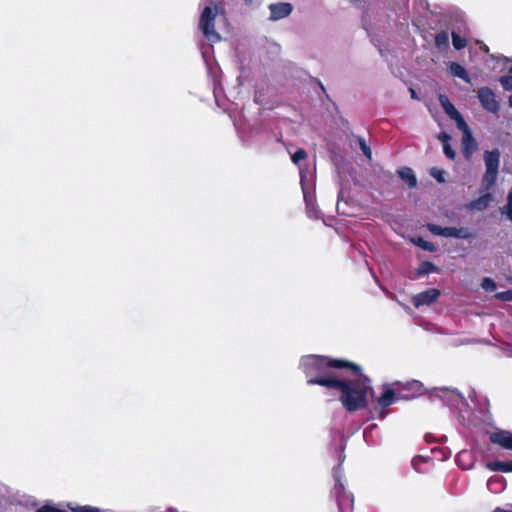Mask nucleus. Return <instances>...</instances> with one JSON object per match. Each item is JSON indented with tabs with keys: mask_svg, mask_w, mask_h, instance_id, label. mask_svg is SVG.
<instances>
[{
	"mask_svg": "<svg viewBox=\"0 0 512 512\" xmlns=\"http://www.w3.org/2000/svg\"><path fill=\"white\" fill-rule=\"evenodd\" d=\"M299 368L308 385H320L340 393V402L349 412L366 408L373 395L370 379L356 363L321 355H306Z\"/></svg>",
	"mask_w": 512,
	"mask_h": 512,
	"instance_id": "f257e3e1",
	"label": "nucleus"
},
{
	"mask_svg": "<svg viewBox=\"0 0 512 512\" xmlns=\"http://www.w3.org/2000/svg\"><path fill=\"white\" fill-rule=\"evenodd\" d=\"M429 398L432 402L436 399L457 411L458 421L462 426H470L473 423V411L470 409L467 400L457 390L448 387L434 388Z\"/></svg>",
	"mask_w": 512,
	"mask_h": 512,
	"instance_id": "f03ea898",
	"label": "nucleus"
},
{
	"mask_svg": "<svg viewBox=\"0 0 512 512\" xmlns=\"http://www.w3.org/2000/svg\"><path fill=\"white\" fill-rule=\"evenodd\" d=\"M345 456L340 455V463L337 467L333 468L334 486L331 490V496L335 498L339 512H351L353 509L354 498L353 495L346 491L343 482V474L341 470V463Z\"/></svg>",
	"mask_w": 512,
	"mask_h": 512,
	"instance_id": "7ed1b4c3",
	"label": "nucleus"
},
{
	"mask_svg": "<svg viewBox=\"0 0 512 512\" xmlns=\"http://www.w3.org/2000/svg\"><path fill=\"white\" fill-rule=\"evenodd\" d=\"M485 173L481 180V190L489 191L497 181L500 151L498 149L487 150L484 153Z\"/></svg>",
	"mask_w": 512,
	"mask_h": 512,
	"instance_id": "20e7f679",
	"label": "nucleus"
},
{
	"mask_svg": "<svg viewBox=\"0 0 512 512\" xmlns=\"http://www.w3.org/2000/svg\"><path fill=\"white\" fill-rule=\"evenodd\" d=\"M218 13V6H206L199 19V29L205 38L212 43H216L221 40L220 34L215 30V20Z\"/></svg>",
	"mask_w": 512,
	"mask_h": 512,
	"instance_id": "39448f33",
	"label": "nucleus"
},
{
	"mask_svg": "<svg viewBox=\"0 0 512 512\" xmlns=\"http://www.w3.org/2000/svg\"><path fill=\"white\" fill-rule=\"evenodd\" d=\"M427 229L436 236L456 239H470L474 237V233L466 227H442L437 224H428Z\"/></svg>",
	"mask_w": 512,
	"mask_h": 512,
	"instance_id": "423d86ee",
	"label": "nucleus"
},
{
	"mask_svg": "<svg viewBox=\"0 0 512 512\" xmlns=\"http://www.w3.org/2000/svg\"><path fill=\"white\" fill-rule=\"evenodd\" d=\"M300 177H301V188L303 191L304 200L306 202V213L309 218H315L317 219L319 217L318 215V209L313 202L312 197L308 194V178L311 177L308 169H304L302 167H299Z\"/></svg>",
	"mask_w": 512,
	"mask_h": 512,
	"instance_id": "0eeeda50",
	"label": "nucleus"
},
{
	"mask_svg": "<svg viewBox=\"0 0 512 512\" xmlns=\"http://www.w3.org/2000/svg\"><path fill=\"white\" fill-rule=\"evenodd\" d=\"M477 97L485 110L493 114L499 112L500 104L496 100L494 92L489 87H481L478 90Z\"/></svg>",
	"mask_w": 512,
	"mask_h": 512,
	"instance_id": "6e6552de",
	"label": "nucleus"
},
{
	"mask_svg": "<svg viewBox=\"0 0 512 512\" xmlns=\"http://www.w3.org/2000/svg\"><path fill=\"white\" fill-rule=\"evenodd\" d=\"M440 296V291L435 288L427 289L413 296L412 303L416 308L433 304Z\"/></svg>",
	"mask_w": 512,
	"mask_h": 512,
	"instance_id": "1a4fd4ad",
	"label": "nucleus"
},
{
	"mask_svg": "<svg viewBox=\"0 0 512 512\" xmlns=\"http://www.w3.org/2000/svg\"><path fill=\"white\" fill-rule=\"evenodd\" d=\"M268 8L270 10L269 19L271 21H278L288 17L293 11V6L287 2L270 4Z\"/></svg>",
	"mask_w": 512,
	"mask_h": 512,
	"instance_id": "9d476101",
	"label": "nucleus"
},
{
	"mask_svg": "<svg viewBox=\"0 0 512 512\" xmlns=\"http://www.w3.org/2000/svg\"><path fill=\"white\" fill-rule=\"evenodd\" d=\"M491 443L499 445L506 450H512V432L508 430H498L490 433Z\"/></svg>",
	"mask_w": 512,
	"mask_h": 512,
	"instance_id": "9b49d317",
	"label": "nucleus"
},
{
	"mask_svg": "<svg viewBox=\"0 0 512 512\" xmlns=\"http://www.w3.org/2000/svg\"><path fill=\"white\" fill-rule=\"evenodd\" d=\"M486 193L481 195L479 198L470 201L465 204V209L468 211H484L492 202L493 197L489 193V191H485Z\"/></svg>",
	"mask_w": 512,
	"mask_h": 512,
	"instance_id": "f8f14e48",
	"label": "nucleus"
},
{
	"mask_svg": "<svg viewBox=\"0 0 512 512\" xmlns=\"http://www.w3.org/2000/svg\"><path fill=\"white\" fill-rule=\"evenodd\" d=\"M399 399H403L401 393L396 394L392 388L385 386L383 393L377 398V403L384 409L391 406Z\"/></svg>",
	"mask_w": 512,
	"mask_h": 512,
	"instance_id": "ddd939ff",
	"label": "nucleus"
},
{
	"mask_svg": "<svg viewBox=\"0 0 512 512\" xmlns=\"http://www.w3.org/2000/svg\"><path fill=\"white\" fill-rule=\"evenodd\" d=\"M404 390L409 391V394H402L403 399H412L422 394L423 384L417 380H413L404 385Z\"/></svg>",
	"mask_w": 512,
	"mask_h": 512,
	"instance_id": "4468645a",
	"label": "nucleus"
},
{
	"mask_svg": "<svg viewBox=\"0 0 512 512\" xmlns=\"http://www.w3.org/2000/svg\"><path fill=\"white\" fill-rule=\"evenodd\" d=\"M401 180H403L409 188L417 186V178L414 171L409 167H402L397 171Z\"/></svg>",
	"mask_w": 512,
	"mask_h": 512,
	"instance_id": "2eb2a0df",
	"label": "nucleus"
},
{
	"mask_svg": "<svg viewBox=\"0 0 512 512\" xmlns=\"http://www.w3.org/2000/svg\"><path fill=\"white\" fill-rule=\"evenodd\" d=\"M448 70L452 76L460 78L463 81H465L466 83H470V81H471L470 77H469L466 69L461 64H459L457 62H451L448 65Z\"/></svg>",
	"mask_w": 512,
	"mask_h": 512,
	"instance_id": "dca6fc26",
	"label": "nucleus"
},
{
	"mask_svg": "<svg viewBox=\"0 0 512 512\" xmlns=\"http://www.w3.org/2000/svg\"><path fill=\"white\" fill-rule=\"evenodd\" d=\"M486 468L489 469L490 471H494V472L509 473V472H512V460L507 461V462L498 461V460L488 462L486 464Z\"/></svg>",
	"mask_w": 512,
	"mask_h": 512,
	"instance_id": "f3484780",
	"label": "nucleus"
},
{
	"mask_svg": "<svg viewBox=\"0 0 512 512\" xmlns=\"http://www.w3.org/2000/svg\"><path fill=\"white\" fill-rule=\"evenodd\" d=\"M452 120L455 121L457 128L463 133V136H466V141L472 142V132L460 112Z\"/></svg>",
	"mask_w": 512,
	"mask_h": 512,
	"instance_id": "a211bd4d",
	"label": "nucleus"
},
{
	"mask_svg": "<svg viewBox=\"0 0 512 512\" xmlns=\"http://www.w3.org/2000/svg\"><path fill=\"white\" fill-rule=\"evenodd\" d=\"M452 120L455 121L457 128L463 133V136H466V141L472 142V132L460 112Z\"/></svg>",
	"mask_w": 512,
	"mask_h": 512,
	"instance_id": "6ab92c4d",
	"label": "nucleus"
},
{
	"mask_svg": "<svg viewBox=\"0 0 512 512\" xmlns=\"http://www.w3.org/2000/svg\"><path fill=\"white\" fill-rule=\"evenodd\" d=\"M439 103L441 107L443 108L444 112L449 116L450 119H452L454 116H456L459 111L455 108V106L450 102L448 97L444 94H439L438 96Z\"/></svg>",
	"mask_w": 512,
	"mask_h": 512,
	"instance_id": "aec40b11",
	"label": "nucleus"
},
{
	"mask_svg": "<svg viewBox=\"0 0 512 512\" xmlns=\"http://www.w3.org/2000/svg\"><path fill=\"white\" fill-rule=\"evenodd\" d=\"M456 462L459 467L468 470L472 467L471 454L469 451L462 450L456 456Z\"/></svg>",
	"mask_w": 512,
	"mask_h": 512,
	"instance_id": "412c9836",
	"label": "nucleus"
},
{
	"mask_svg": "<svg viewBox=\"0 0 512 512\" xmlns=\"http://www.w3.org/2000/svg\"><path fill=\"white\" fill-rule=\"evenodd\" d=\"M435 46L439 50H445L449 46V36L448 33L445 31H442L440 33H437L435 36Z\"/></svg>",
	"mask_w": 512,
	"mask_h": 512,
	"instance_id": "4be33fe9",
	"label": "nucleus"
},
{
	"mask_svg": "<svg viewBox=\"0 0 512 512\" xmlns=\"http://www.w3.org/2000/svg\"><path fill=\"white\" fill-rule=\"evenodd\" d=\"M437 271H438V267H436L432 262L423 261L417 269V274L425 275V274H430V273L437 272Z\"/></svg>",
	"mask_w": 512,
	"mask_h": 512,
	"instance_id": "5701e85b",
	"label": "nucleus"
},
{
	"mask_svg": "<svg viewBox=\"0 0 512 512\" xmlns=\"http://www.w3.org/2000/svg\"><path fill=\"white\" fill-rule=\"evenodd\" d=\"M462 145H463V152L467 158H469L477 148V143L473 136H472V142H467L466 136H463Z\"/></svg>",
	"mask_w": 512,
	"mask_h": 512,
	"instance_id": "b1692460",
	"label": "nucleus"
},
{
	"mask_svg": "<svg viewBox=\"0 0 512 512\" xmlns=\"http://www.w3.org/2000/svg\"><path fill=\"white\" fill-rule=\"evenodd\" d=\"M501 214L506 215L507 219L512 221V188L507 195V204L500 208Z\"/></svg>",
	"mask_w": 512,
	"mask_h": 512,
	"instance_id": "393cba45",
	"label": "nucleus"
},
{
	"mask_svg": "<svg viewBox=\"0 0 512 512\" xmlns=\"http://www.w3.org/2000/svg\"><path fill=\"white\" fill-rule=\"evenodd\" d=\"M414 243L421 247L423 250L434 252L436 250L435 245L432 242L426 241L425 239L418 237L416 240H414Z\"/></svg>",
	"mask_w": 512,
	"mask_h": 512,
	"instance_id": "a878e982",
	"label": "nucleus"
},
{
	"mask_svg": "<svg viewBox=\"0 0 512 512\" xmlns=\"http://www.w3.org/2000/svg\"><path fill=\"white\" fill-rule=\"evenodd\" d=\"M452 44L456 50H461L466 46L467 42L459 34L452 32Z\"/></svg>",
	"mask_w": 512,
	"mask_h": 512,
	"instance_id": "bb28decb",
	"label": "nucleus"
},
{
	"mask_svg": "<svg viewBox=\"0 0 512 512\" xmlns=\"http://www.w3.org/2000/svg\"><path fill=\"white\" fill-rule=\"evenodd\" d=\"M357 142L359 144V148L363 152V154L370 160L372 158V151L370 147L367 145L365 139L361 136L357 137Z\"/></svg>",
	"mask_w": 512,
	"mask_h": 512,
	"instance_id": "cd10ccee",
	"label": "nucleus"
},
{
	"mask_svg": "<svg viewBox=\"0 0 512 512\" xmlns=\"http://www.w3.org/2000/svg\"><path fill=\"white\" fill-rule=\"evenodd\" d=\"M481 287L487 292H494L497 289L495 281L489 277L482 280Z\"/></svg>",
	"mask_w": 512,
	"mask_h": 512,
	"instance_id": "c85d7f7f",
	"label": "nucleus"
},
{
	"mask_svg": "<svg viewBox=\"0 0 512 512\" xmlns=\"http://www.w3.org/2000/svg\"><path fill=\"white\" fill-rule=\"evenodd\" d=\"M69 509L72 512H100V509L97 507L84 505V506H71L68 505Z\"/></svg>",
	"mask_w": 512,
	"mask_h": 512,
	"instance_id": "c756f323",
	"label": "nucleus"
},
{
	"mask_svg": "<svg viewBox=\"0 0 512 512\" xmlns=\"http://www.w3.org/2000/svg\"><path fill=\"white\" fill-rule=\"evenodd\" d=\"M307 153L304 149L300 148L295 151V153L291 156L292 162L294 164H299L300 161L306 159Z\"/></svg>",
	"mask_w": 512,
	"mask_h": 512,
	"instance_id": "7c9ffc66",
	"label": "nucleus"
},
{
	"mask_svg": "<svg viewBox=\"0 0 512 512\" xmlns=\"http://www.w3.org/2000/svg\"><path fill=\"white\" fill-rule=\"evenodd\" d=\"M499 82L501 83L504 90H512V75H504L500 77Z\"/></svg>",
	"mask_w": 512,
	"mask_h": 512,
	"instance_id": "2f4dec72",
	"label": "nucleus"
},
{
	"mask_svg": "<svg viewBox=\"0 0 512 512\" xmlns=\"http://www.w3.org/2000/svg\"><path fill=\"white\" fill-rule=\"evenodd\" d=\"M430 175L435 178L439 183H444L445 182V177H444V171L443 170H440L438 168H432L430 170Z\"/></svg>",
	"mask_w": 512,
	"mask_h": 512,
	"instance_id": "473e14b6",
	"label": "nucleus"
},
{
	"mask_svg": "<svg viewBox=\"0 0 512 512\" xmlns=\"http://www.w3.org/2000/svg\"><path fill=\"white\" fill-rule=\"evenodd\" d=\"M443 152L445 154V156L447 158H449L450 160H454L455 159V151L451 148L450 144L448 142H445L443 144Z\"/></svg>",
	"mask_w": 512,
	"mask_h": 512,
	"instance_id": "72a5a7b5",
	"label": "nucleus"
},
{
	"mask_svg": "<svg viewBox=\"0 0 512 512\" xmlns=\"http://www.w3.org/2000/svg\"><path fill=\"white\" fill-rule=\"evenodd\" d=\"M496 298L501 301H510L512 302V290H507L504 292H500L496 294Z\"/></svg>",
	"mask_w": 512,
	"mask_h": 512,
	"instance_id": "f704fd0d",
	"label": "nucleus"
},
{
	"mask_svg": "<svg viewBox=\"0 0 512 512\" xmlns=\"http://www.w3.org/2000/svg\"><path fill=\"white\" fill-rule=\"evenodd\" d=\"M36 512H67V511L46 505V506H42L41 508L37 509Z\"/></svg>",
	"mask_w": 512,
	"mask_h": 512,
	"instance_id": "c9c22d12",
	"label": "nucleus"
},
{
	"mask_svg": "<svg viewBox=\"0 0 512 512\" xmlns=\"http://www.w3.org/2000/svg\"><path fill=\"white\" fill-rule=\"evenodd\" d=\"M424 460H425V458H424V457H422V456H416V457H414V458L412 459V466H413V468H414L415 470H417V471H418V470H419V468H418V467H419V463H420V462H422V461H424Z\"/></svg>",
	"mask_w": 512,
	"mask_h": 512,
	"instance_id": "e433bc0d",
	"label": "nucleus"
},
{
	"mask_svg": "<svg viewBox=\"0 0 512 512\" xmlns=\"http://www.w3.org/2000/svg\"><path fill=\"white\" fill-rule=\"evenodd\" d=\"M439 139H440V140H442V142H443V144H444L445 142H448V140H449V136H448L447 134H441V135L439 136Z\"/></svg>",
	"mask_w": 512,
	"mask_h": 512,
	"instance_id": "4c0bfd02",
	"label": "nucleus"
},
{
	"mask_svg": "<svg viewBox=\"0 0 512 512\" xmlns=\"http://www.w3.org/2000/svg\"><path fill=\"white\" fill-rule=\"evenodd\" d=\"M369 270H370V273H371V275H372L373 279L375 280V282H376L377 284H379V279H378V277L376 276V274H375V272L373 271V269H372V268H370Z\"/></svg>",
	"mask_w": 512,
	"mask_h": 512,
	"instance_id": "58836bf2",
	"label": "nucleus"
},
{
	"mask_svg": "<svg viewBox=\"0 0 512 512\" xmlns=\"http://www.w3.org/2000/svg\"><path fill=\"white\" fill-rule=\"evenodd\" d=\"M411 98L418 99V96L414 89L410 88Z\"/></svg>",
	"mask_w": 512,
	"mask_h": 512,
	"instance_id": "ea45409f",
	"label": "nucleus"
},
{
	"mask_svg": "<svg viewBox=\"0 0 512 512\" xmlns=\"http://www.w3.org/2000/svg\"><path fill=\"white\" fill-rule=\"evenodd\" d=\"M493 512H512V511L505 510V509H502L500 507H497L496 509L493 510Z\"/></svg>",
	"mask_w": 512,
	"mask_h": 512,
	"instance_id": "a19ab883",
	"label": "nucleus"
},
{
	"mask_svg": "<svg viewBox=\"0 0 512 512\" xmlns=\"http://www.w3.org/2000/svg\"><path fill=\"white\" fill-rule=\"evenodd\" d=\"M166 512H179V511L175 508H168Z\"/></svg>",
	"mask_w": 512,
	"mask_h": 512,
	"instance_id": "79ce46f5",
	"label": "nucleus"
},
{
	"mask_svg": "<svg viewBox=\"0 0 512 512\" xmlns=\"http://www.w3.org/2000/svg\"><path fill=\"white\" fill-rule=\"evenodd\" d=\"M508 103H509V106L512 108V95L509 96Z\"/></svg>",
	"mask_w": 512,
	"mask_h": 512,
	"instance_id": "37998d69",
	"label": "nucleus"
},
{
	"mask_svg": "<svg viewBox=\"0 0 512 512\" xmlns=\"http://www.w3.org/2000/svg\"><path fill=\"white\" fill-rule=\"evenodd\" d=\"M246 3H251L253 0H244Z\"/></svg>",
	"mask_w": 512,
	"mask_h": 512,
	"instance_id": "c03bdc74",
	"label": "nucleus"
},
{
	"mask_svg": "<svg viewBox=\"0 0 512 512\" xmlns=\"http://www.w3.org/2000/svg\"><path fill=\"white\" fill-rule=\"evenodd\" d=\"M509 72L512 73V66L510 67Z\"/></svg>",
	"mask_w": 512,
	"mask_h": 512,
	"instance_id": "a18cd8bd",
	"label": "nucleus"
},
{
	"mask_svg": "<svg viewBox=\"0 0 512 512\" xmlns=\"http://www.w3.org/2000/svg\"><path fill=\"white\" fill-rule=\"evenodd\" d=\"M509 281L512 283V277L509 278Z\"/></svg>",
	"mask_w": 512,
	"mask_h": 512,
	"instance_id": "49530a36",
	"label": "nucleus"
}]
</instances>
